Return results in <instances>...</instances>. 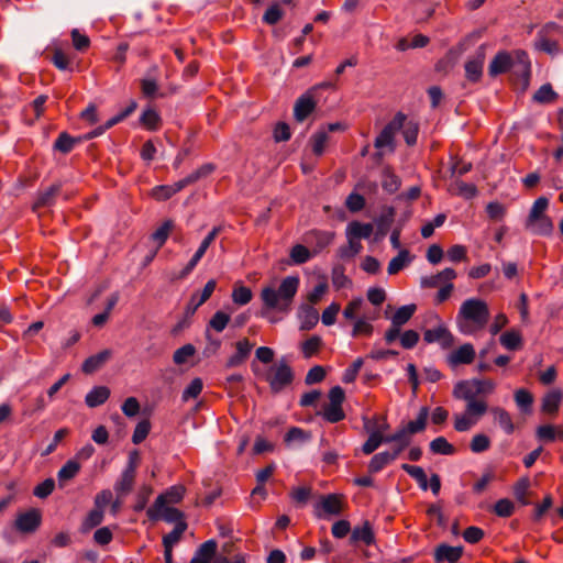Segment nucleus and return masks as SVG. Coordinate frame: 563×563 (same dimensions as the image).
Masks as SVG:
<instances>
[{"label": "nucleus", "mask_w": 563, "mask_h": 563, "mask_svg": "<svg viewBox=\"0 0 563 563\" xmlns=\"http://www.w3.org/2000/svg\"><path fill=\"white\" fill-rule=\"evenodd\" d=\"M300 279L296 275L286 276L278 285L269 284L262 288L260 297L266 310L288 313L298 292Z\"/></svg>", "instance_id": "1"}, {"label": "nucleus", "mask_w": 563, "mask_h": 563, "mask_svg": "<svg viewBox=\"0 0 563 563\" xmlns=\"http://www.w3.org/2000/svg\"><path fill=\"white\" fill-rule=\"evenodd\" d=\"M489 308L479 298L464 300L456 314V325L461 333L472 335L484 329L489 320Z\"/></svg>", "instance_id": "2"}, {"label": "nucleus", "mask_w": 563, "mask_h": 563, "mask_svg": "<svg viewBox=\"0 0 563 563\" xmlns=\"http://www.w3.org/2000/svg\"><path fill=\"white\" fill-rule=\"evenodd\" d=\"M495 390V383L490 379H468L459 382L453 389V396L470 402V410L475 413H486L488 410L485 396Z\"/></svg>", "instance_id": "3"}, {"label": "nucleus", "mask_w": 563, "mask_h": 563, "mask_svg": "<svg viewBox=\"0 0 563 563\" xmlns=\"http://www.w3.org/2000/svg\"><path fill=\"white\" fill-rule=\"evenodd\" d=\"M530 66L529 56L525 51H500L492 59L488 66V74L490 77H496L500 74L514 70L517 74L526 75L529 74Z\"/></svg>", "instance_id": "4"}, {"label": "nucleus", "mask_w": 563, "mask_h": 563, "mask_svg": "<svg viewBox=\"0 0 563 563\" xmlns=\"http://www.w3.org/2000/svg\"><path fill=\"white\" fill-rule=\"evenodd\" d=\"M405 114L398 112L391 121H389L384 129L379 132L374 141V146L377 150H387L393 153L396 148V134L400 131L404 123Z\"/></svg>", "instance_id": "5"}, {"label": "nucleus", "mask_w": 563, "mask_h": 563, "mask_svg": "<svg viewBox=\"0 0 563 563\" xmlns=\"http://www.w3.org/2000/svg\"><path fill=\"white\" fill-rule=\"evenodd\" d=\"M185 487L183 485H175L169 487L165 493L157 496L154 504L146 510L150 520L157 521L159 509L164 506L178 504L185 495Z\"/></svg>", "instance_id": "6"}, {"label": "nucleus", "mask_w": 563, "mask_h": 563, "mask_svg": "<svg viewBox=\"0 0 563 563\" xmlns=\"http://www.w3.org/2000/svg\"><path fill=\"white\" fill-rule=\"evenodd\" d=\"M292 379V369L284 360L279 361L276 366L271 367L266 375V382L269 384L273 393L282 391L291 384Z\"/></svg>", "instance_id": "7"}, {"label": "nucleus", "mask_w": 563, "mask_h": 563, "mask_svg": "<svg viewBox=\"0 0 563 563\" xmlns=\"http://www.w3.org/2000/svg\"><path fill=\"white\" fill-rule=\"evenodd\" d=\"M560 31L561 27L554 22L545 24L537 35L534 47L550 55H556L560 52L559 43L549 38V34Z\"/></svg>", "instance_id": "8"}, {"label": "nucleus", "mask_w": 563, "mask_h": 563, "mask_svg": "<svg viewBox=\"0 0 563 563\" xmlns=\"http://www.w3.org/2000/svg\"><path fill=\"white\" fill-rule=\"evenodd\" d=\"M342 509V498L335 494H330L321 498L320 503L316 506L314 514L318 518H325L327 516L340 515Z\"/></svg>", "instance_id": "9"}, {"label": "nucleus", "mask_w": 563, "mask_h": 563, "mask_svg": "<svg viewBox=\"0 0 563 563\" xmlns=\"http://www.w3.org/2000/svg\"><path fill=\"white\" fill-rule=\"evenodd\" d=\"M220 227L213 228L208 235L202 240L201 244L199 245L198 250L191 257V260L188 262L186 267L181 271L179 278H184L187 275H189L192 269L197 266L199 261L202 258L205 253L207 252L208 247L211 245V243L216 240L218 234L220 233Z\"/></svg>", "instance_id": "10"}, {"label": "nucleus", "mask_w": 563, "mask_h": 563, "mask_svg": "<svg viewBox=\"0 0 563 563\" xmlns=\"http://www.w3.org/2000/svg\"><path fill=\"white\" fill-rule=\"evenodd\" d=\"M42 515L38 509L32 508L25 512H21L16 516L15 528L20 532L30 533L34 532L41 525Z\"/></svg>", "instance_id": "11"}, {"label": "nucleus", "mask_w": 563, "mask_h": 563, "mask_svg": "<svg viewBox=\"0 0 563 563\" xmlns=\"http://www.w3.org/2000/svg\"><path fill=\"white\" fill-rule=\"evenodd\" d=\"M485 52L481 47L475 55L465 63V76L470 81L476 82L483 75Z\"/></svg>", "instance_id": "12"}, {"label": "nucleus", "mask_w": 563, "mask_h": 563, "mask_svg": "<svg viewBox=\"0 0 563 563\" xmlns=\"http://www.w3.org/2000/svg\"><path fill=\"white\" fill-rule=\"evenodd\" d=\"M485 413H475L470 410V402H466L465 412L454 415V429L457 432L471 430Z\"/></svg>", "instance_id": "13"}, {"label": "nucleus", "mask_w": 563, "mask_h": 563, "mask_svg": "<svg viewBox=\"0 0 563 563\" xmlns=\"http://www.w3.org/2000/svg\"><path fill=\"white\" fill-rule=\"evenodd\" d=\"M316 109V101L311 93L300 96L294 107V117L298 122H303Z\"/></svg>", "instance_id": "14"}, {"label": "nucleus", "mask_w": 563, "mask_h": 563, "mask_svg": "<svg viewBox=\"0 0 563 563\" xmlns=\"http://www.w3.org/2000/svg\"><path fill=\"white\" fill-rule=\"evenodd\" d=\"M253 346L254 344L251 343L247 339L238 341L235 343L236 352L228 358L225 367L232 368L243 364L249 357Z\"/></svg>", "instance_id": "15"}, {"label": "nucleus", "mask_w": 563, "mask_h": 563, "mask_svg": "<svg viewBox=\"0 0 563 563\" xmlns=\"http://www.w3.org/2000/svg\"><path fill=\"white\" fill-rule=\"evenodd\" d=\"M423 340L427 343H440L443 347H449L453 343V336L450 331L443 327L439 325L433 329H428L423 333Z\"/></svg>", "instance_id": "16"}, {"label": "nucleus", "mask_w": 563, "mask_h": 563, "mask_svg": "<svg viewBox=\"0 0 563 563\" xmlns=\"http://www.w3.org/2000/svg\"><path fill=\"white\" fill-rule=\"evenodd\" d=\"M333 239L334 233L329 231L313 230L306 234V242L314 245L312 250L314 255L329 246L333 242Z\"/></svg>", "instance_id": "17"}, {"label": "nucleus", "mask_w": 563, "mask_h": 563, "mask_svg": "<svg viewBox=\"0 0 563 563\" xmlns=\"http://www.w3.org/2000/svg\"><path fill=\"white\" fill-rule=\"evenodd\" d=\"M475 358V350L472 344L465 343L459 349L451 352L448 357V362L452 366L460 364H471Z\"/></svg>", "instance_id": "18"}, {"label": "nucleus", "mask_w": 563, "mask_h": 563, "mask_svg": "<svg viewBox=\"0 0 563 563\" xmlns=\"http://www.w3.org/2000/svg\"><path fill=\"white\" fill-rule=\"evenodd\" d=\"M526 228L533 234L550 235L553 232V222L548 216L537 217L534 220L527 218Z\"/></svg>", "instance_id": "19"}, {"label": "nucleus", "mask_w": 563, "mask_h": 563, "mask_svg": "<svg viewBox=\"0 0 563 563\" xmlns=\"http://www.w3.org/2000/svg\"><path fill=\"white\" fill-rule=\"evenodd\" d=\"M136 474L123 470L120 477L114 483V490L118 497H124L131 493L135 483Z\"/></svg>", "instance_id": "20"}, {"label": "nucleus", "mask_w": 563, "mask_h": 563, "mask_svg": "<svg viewBox=\"0 0 563 563\" xmlns=\"http://www.w3.org/2000/svg\"><path fill=\"white\" fill-rule=\"evenodd\" d=\"M462 554H463L462 547H450L446 544H441L435 550V561L438 563H440L442 561L455 563L460 560Z\"/></svg>", "instance_id": "21"}, {"label": "nucleus", "mask_w": 563, "mask_h": 563, "mask_svg": "<svg viewBox=\"0 0 563 563\" xmlns=\"http://www.w3.org/2000/svg\"><path fill=\"white\" fill-rule=\"evenodd\" d=\"M300 330L308 331L316 327L319 321L318 311L310 305H303L299 311Z\"/></svg>", "instance_id": "22"}, {"label": "nucleus", "mask_w": 563, "mask_h": 563, "mask_svg": "<svg viewBox=\"0 0 563 563\" xmlns=\"http://www.w3.org/2000/svg\"><path fill=\"white\" fill-rule=\"evenodd\" d=\"M111 357L110 350H103L95 355L89 356L82 364V372L91 374L99 369Z\"/></svg>", "instance_id": "23"}, {"label": "nucleus", "mask_w": 563, "mask_h": 563, "mask_svg": "<svg viewBox=\"0 0 563 563\" xmlns=\"http://www.w3.org/2000/svg\"><path fill=\"white\" fill-rule=\"evenodd\" d=\"M217 551V542L208 540L197 550L189 563H210Z\"/></svg>", "instance_id": "24"}, {"label": "nucleus", "mask_w": 563, "mask_h": 563, "mask_svg": "<svg viewBox=\"0 0 563 563\" xmlns=\"http://www.w3.org/2000/svg\"><path fill=\"white\" fill-rule=\"evenodd\" d=\"M217 286L214 279H210L203 287L200 292L192 294L188 307L192 309V311L197 310L201 305H203L212 295Z\"/></svg>", "instance_id": "25"}, {"label": "nucleus", "mask_w": 563, "mask_h": 563, "mask_svg": "<svg viewBox=\"0 0 563 563\" xmlns=\"http://www.w3.org/2000/svg\"><path fill=\"white\" fill-rule=\"evenodd\" d=\"M110 396V389L106 386L93 387L85 397V402L89 408H96L104 404Z\"/></svg>", "instance_id": "26"}, {"label": "nucleus", "mask_w": 563, "mask_h": 563, "mask_svg": "<svg viewBox=\"0 0 563 563\" xmlns=\"http://www.w3.org/2000/svg\"><path fill=\"white\" fill-rule=\"evenodd\" d=\"M490 412L494 417L495 423H497L505 433L511 434L515 431V424L509 412L500 407L492 408Z\"/></svg>", "instance_id": "27"}, {"label": "nucleus", "mask_w": 563, "mask_h": 563, "mask_svg": "<svg viewBox=\"0 0 563 563\" xmlns=\"http://www.w3.org/2000/svg\"><path fill=\"white\" fill-rule=\"evenodd\" d=\"M412 257L408 250H400L398 255L393 257L388 264L387 272L389 275H395L410 264Z\"/></svg>", "instance_id": "28"}, {"label": "nucleus", "mask_w": 563, "mask_h": 563, "mask_svg": "<svg viewBox=\"0 0 563 563\" xmlns=\"http://www.w3.org/2000/svg\"><path fill=\"white\" fill-rule=\"evenodd\" d=\"M59 190L60 186L55 184L49 186L44 191L38 192L33 208L37 209L53 205L55 197L58 195Z\"/></svg>", "instance_id": "29"}, {"label": "nucleus", "mask_w": 563, "mask_h": 563, "mask_svg": "<svg viewBox=\"0 0 563 563\" xmlns=\"http://www.w3.org/2000/svg\"><path fill=\"white\" fill-rule=\"evenodd\" d=\"M373 233V225L371 223H361L352 221L347 224L346 235H352L358 240L368 239Z\"/></svg>", "instance_id": "30"}, {"label": "nucleus", "mask_w": 563, "mask_h": 563, "mask_svg": "<svg viewBox=\"0 0 563 563\" xmlns=\"http://www.w3.org/2000/svg\"><path fill=\"white\" fill-rule=\"evenodd\" d=\"M374 532L368 521H365L361 527H355L352 531V540L355 542L369 545L374 542Z\"/></svg>", "instance_id": "31"}, {"label": "nucleus", "mask_w": 563, "mask_h": 563, "mask_svg": "<svg viewBox=\"0 0 563 563\" xmlns=\"http://www.w3.org/2000/svg\"><path fill=\"white\" fill-rule=\"evenodd\" d=\"M402 135L407 145L412 146L417 143L419 124L413 120H408L405 115L404 123L401 125Z\"/></svg>", "instance_id": "32"}, {"label": "nucleus", "mask_w": 563, "mask_h": 563, "mask_svg": "<svg viewBox=\"0 0 563 563\" xmlns=\"http://www.w3.org/2000/svg\"><path fill=\"white\" fill-rule=\"evenodd\" d=\"M416 309H417V307L413 303L401 306L400 308H398L396 310V312L391 317V323L396 327L401 328L404 324H406L411 319V317L416 312Z\"/></svg>", "instance_id": "33"}, {"label": "nucleus", "mask_w": 563, "mask_h": 563, "mask_svg": "<svg viewBox=\"0 0 563 563\" xmlns=\"http://www.w3.org/2000/svg\"><path fill=\"white\" fill-rule=\"evenodd\" d=\"M401 468L418 483L422 490L428 489V478L422 467L417 465L402 464Z\"/></svg>", "instance_id": "34"}, {"label": "nucleus", "mask_w": 563, "mask_h": 563, "mask_svg": "<svg viewBox=\"0 0 563 563\" xmlns=\"http://www.w3.org/2000/svg\"><path fill=\"white\" fill-rule=\"evenodd\" d=\"M400 178L389 167H386L383 170V189L389 194H394L400 188Z\"/></svg>", "instance_id": "35"}, {"label": "nucleus", "mask_w": 563, "mask_h": 563, "mask_svg": "<svg viewBox=\"0 0 563 563\" xmlns=\"http://www.w3.org/2000/svg\"><path fill=\"white\" fill-rule=\"evenodd\" d=\"M231 297L234 303L244 306L252 300L253 294L251 288L242 284H235Z\"/></svg>", "instance_id": "36"}, {"label": "nucleus", "mask_w": 563, "mask_h": 563, "mask_svg": "<svg viewBox=\"0 0 563 563\" xmlns=\"http://www.w3.org/2000/svg\"><path fill=\"white\" fill-rule=\"evenodd\" d=\"M289 255L294 264L300 265L307 263L314 253L302 244H296L291 247Z\"/></svg>", "instance_id": "37"}, {"label": "nucleus", "mask_w": 563, "mask_h": 563, "mask_svg": "<svg viewBox=\"0 0 563 563\" xmlns=\"http://www.w3.org/2000/svg\"><path fill=\"white\" fill-rule=\"evenodd\" d=\"M500 344L508 350H518L521 346L522 339L518 331L510 330L504 332L499 338Z\"/></svg>", "instance_id": "38"}, {"label": "nucleus", "mask_w": 563, "mask_h": 563, "mask_svg": "<svg viewBox=\"0 0 563 563\" xmlns=\"http://www.w3.org/2000/svg\"><path fill=\"white\" fill-rule=\"evenodd\" d=\"M158 516L157 521L164 520L168 523L176 525H178V522H185L184 514L174 507L164 506V508L159 509Z\"/></svg>", "instance_id": "39"}, {"label": "nucleus", "mask_w": 563, "mask_h": 563, "mask_svg": "<svg viewBox=\"0 0 563 563\" xmlns=\"http://www.w3.org/2000/svg\"><path fill=\"white\" fill-rule=\"evenodd\" d=\"M430 450L434 454L452 455L455 448L444 437H438L430 442Z\"/></svg>", "instance_id": "40"}, {"label": "nucleus", "mask_w": 563, "mask_h": 563, "mask_svg": "<svg viewBox=\"0 0 563 563\" xmlns=\"http://www.w3.org/2000/svg\"><path fill=\"white\" fill-rule=\"evenodd\" d=\"M187 529L186 522H178L175 528L163 538V544L165 549L172 550L173 547L180 540L183 533Z\"/></svg>", "instance_id": "41"}, {"label": "nucleus", "mask_w": 563, "mask_h": 563, "mask_svg": "<svg viewBox=\"0 0 563 563\" xmlns=\"http://www.w3.org/2000/svg\"><path fill=\"white\" fill-rule=\"evenodd\" d=\"M428 415H429L428 408L422 407L419 411L417 419L409 421L407 423V426L405 428L408 430L410 435L421 432L426 429Z\"/></svg>", "instance_id": "42"}, {"label": "nucleus", "mask_w": 563, "mask_h": 563, "mask_svg": "<svg viewBox=\"0 0 563 563\" xmlns=\"http://www.w3.org/2000/svg\"><path fill=\"white\" fill-rule=\"evenodd\" d=\"M346 236H347V245L342 246L339 250V255L342 258L353 257L356 254H358L363 249V245L358 239H356L352 235H346Z\"/></svg>", "instance_id": "43"}, {"label": "nucleus", "mask_w": 563, "mask_h": 563, "mask_svg": "<svg viewBox=\"0 0 563 563\" xmlns=\"http://www.w3.org/2000/svg\"><path fill=\"white\" fill-rule=\"evenodd\" d=\"M391 461H393V455H389V452L377 453L369 461L368 472L369 473H378Z\"/></svg>", "instance_id": "44"}, {"label": "nucleus", "mask_w": 563, "mask_h": 563, "mask_svg": "<svg viewBox=\"0 0 563 563\" xmlns=\"http://www.w3.org/2000/svg\"><path fill=\"white\" fill-rule=\"evenodd\" d=\"M374 320V318H372ZM373 325L371 319L366 317H360L354 321L352 336L366 335L369 336L373 333Z\"/></svg>", "instance_id": "45"}, {"label": "nucleus", "mask_w": 563, "mask_h": 563, "mask_svg": "<svg viewBox=\"0 0 563 563\" xmlns=\"http://www.w3.org/2000/svg\"><path fill=\"white\" fill-rule=\"evenodd\" d=\"M323 418L331 423L339 422L344 419L345 415L342 405L328 404L323 408Z\"/></svg>", "instance_id": "46"}, {"label": "nucleus", "mask_w": 563, "mask_h": 563, "mask_svg": "<svg viewBox=\"0 0 563 563\" xmlns=\"http://www.w3.org/2000/svg\"><path fill=\"white\" fill-rule=\"evenodd\" d=\"M140 121L146 129L152 131L157 130L161 125V117L157 111L152 108L142 113Z\"/></svg>", "instance_id": "47"}, {"label": "nucleus", "mask_w": 563, "mask_h": 563, "mask_svg": "<svg viewBox=\"0 0 563 563\" xmlns=\"http://www.w3.org/2000/svg\"><path fill=\"white\" fill-rule=\"evenodd\" d=\"M80 471V464L74 460L67 461L58 471L57 477L59 482L74 478Z\"/></svg>", "instance_id": "48"}, {"label": "nucleus", "mask_w": 563, "mask_h": 563, "mask_svg": "<svg viewBox=\"0 0 563 563\" xmlns=\"http://www.w3.org/2000/svg\"><path fill=\"white\" fill-rule=\"evenodd\" d=\"M562 395L560 391H551L542 400V410L548 413H555L559 409Z\"/></svg>", "instance_id": "49"}, {"label": "nucleus", "mask_w": 563, "mask_h": 563, "mask_svg": "<svg viewBox=\"0 0 563 563\" xmlns=\"http://www.w3.org/2000/svg\"><path fill=\"white\" fill-rule=\"evenodd\" d=\"M312 152L320 156L323 154L325 145L328 143V134L325 130H319L310 137Z\"/></svg>", "instance_id": "50"}, {"label": "nucleus", "mask_w": 563, "mask_h": 563, "mask_svg": "<svg viewBox=\"0 0 563 563\" xmlns=\"http://www.w3.org/2000/svg\"><path fill=\"white\" fill-rule=\"evenodd\" d=\"M152 494L153 488L151 485H142L136 494V500L133 506L134 511L144 510Z\"/></svg>", "instance_id": "51"}, {"label": "nucleus", "mask_w": 563, "mask_h": 563, "mask_svg": "<svg viewBox=\"0 0 563 563\" xmlns=\"http://www.w3.org/2000/svg\"><path fill=\"white\" fill-rule=\"evenodd\" d=\"M556 93L550 84L542 85L534 93L533 100L539 103H549L555 100Z\"/></svg>", "instance_id": "52"}, {"label": "nucleus", "mask_w": 563, "mask_h": 563, "mask_svg": "<svg viewBox=\"0 0 563 563\" xmlns=\"http://www.w3.org/2000/svg\"><path fill=\"white\" fill-rule=\"evenodd\" d=\"M489 448L490 439L483 433L475 434L470 443V449L473 453H482L487 451Z\"/></svg>", "instance_id": "53"}, {"label": "nucleus", "mask_w": 563, "mask_h": 563, "mask_svg": "<svg viewBox=\"0 0 563 563\" xmlns=\"http://www.w3.org/2000/svg\"><path fill=\"white\" fill-rule=\"evenodd\" d=\"M322 344L321 338L318 335H312L308 340L301 343V352L306 358L314 355Z\"/></svg>", "instance_id": "54"}, {"label": "nucleus", "mask_w": 563, "mask_h": 563, "mask_svg": "<svg viewBox=\"0 0 563 563\" xmlns=\"http://www.w3.org/2000/svg\"><path fill=\"white\" fill-rule=\"evenodd\" d=\"M284 16V10L278 3L272 4L263 15V22L268 25H274L279 22Z\"/></svg>", "instance_id": "55"}, {"label": "nucleus", "mask_w": 563, "mask_h": 563, "mask_svg": "<svg viewBox=\"0 0 563 563\" xmlns=\"http://www.w3.org/2000/svg\"><path fill=\"white\" fill-rule=\"evenodd\" d=\"M173 227V222L167 220L152 234V239L157 243V249L164 245Z\"/></svg>", "instance_id": "56"}, {"label": "nucleus", "mask_w": 563, "mask_h": 563, "mask_svg": "<svg viewBox=\"0 0 563 563\" xmlns=\"http://www.w3.org/2000/svg\"><path fill=\"white\" fill-rule=\"evenodd\" d=\"M196 349L192 344H185L174 352L173 361L177 365L185 364L189 357L194 356Z\"/></svg>", "instance_id": "57"}, {"label": "nucleus", "mask_w": 563, "mask_h": 563, "mask_svg": "<svg viewBox=\"0 0 563 563\" xmlns=\"http://www.w3.org/2000/svg\"><path fill=\"white\" fill-rule=\"evenodd\" d=\"M202 388H203L202 379L199 377L194 378L190 382V384L183 391V396H181L183 400L187 401L191 398H197L200 395V393L202 391Z\"/></svg>", "instance_id": "58"}, {"label": "nucleus", "mask_w": 563, "mask_h": 563, "mask_svg": "<svg viewBox=\"0 0 563 563\" xmlns=\"http://www.w3.org/2000/svg\"><path fill=\"white\" fill-rule=\"evenodd\" d=\"M446 257L452 263L467 261V250L464 245L455 244L446 251Z\"/></svg>", "instance_id": "59"}, {"label": "nucleus", "mask_w": 563, "mask_h": 563, "mask_svg": "<svg viewBox=\"0 0 563 563\" xmlns=\"http://www.w3.org/2000/svg\"><path fill=\"white\" fill-rule=\"evenodd\" d=\"M230 321V316L223 311H217L209 321V327L217 332H222Z\"/></svg>", "instance_id": "60"}, {"label": "nucleus", "mask_w": 563, "mask_h": 563, "mask_svg": "<svg viewBox=\"0 0 563 563\" xmlns=\"http://www.w3.org/2000/svg\"><path fill=\"white\" fill-rule=\"evenodd\" d=\"M150 430H151V423L148 420L140 421L134 429V432L132 435V442L134 444L142 443L148 435Z\"/></svg>", "instance_id": "61"}, {"label": "nucleus", "mask_w": 563, "mask_h": 563, "mask_svg": "<svg viewBox=\"0 0 563 563\" xmlns=\"http://www.w3.org/2000/svg\"><path fill=\"white\" fill-rule=\"evenodd\" d=\"M364 301L362 298L351 300L343 310V317L347 320H356Z\"/></svg>", "instance_id": "62"}, {"label": "nucleus", "mask_w": 563, "mask_h": 563, "mask_svg": "<svg viewBox=\"0 0 563 563\" xmlns=\"http://www.w3.org/2000/svg\"><path fill=\"white\" fill-rule=\"evenodd\" d=\"M383 443V435L379 431H374L371 433L366 442L362 446V451L364 454H372L380 444Z\"/></svg>", "instance_id": "63"}, {"label": "nucleus", "mask_w": 563, "mask_h": 563, "mask_svg": "<svg viewBox=\"0 0 563 563\" xmlns=\"http://www.w3.org/2000/svg\"><path fill=\"white\" fill-rule=\"evenodd\" d=\"M515 510V505L510 499H499L494 507V511L499 517H510Z\"/></svg>", "instance_id": "64"}]
</instances>
